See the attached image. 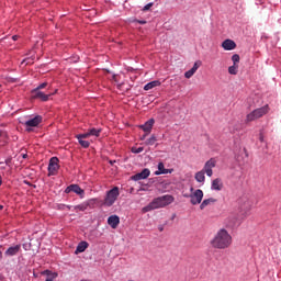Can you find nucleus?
Returning a JSON list of instances; mask_svg holds the SVG:
<instances>
[{
  "mask_svg": "<svg viewBox=\"0 0 281 281\" xmlns=\"http://www.w3.org/2000/svg\"><path fill=\"white\" fill-rule=\"evenodd\" d=\"M88 137H91V134H89V132L76 136L77 139H88Z\"/></svg>",
  "mask_w": 281,
  "mask_h": 281,
  "instance_id": "obj_29",
  "label": "nucleus"
},
{
  "mask_svg": "<svg viewBox=\"0 0 281 281\" xmlns=\"http://www.w3.org/2000/svg\"><path fill=\"white\" fill-rule=\"evenodd\" d=\"M58 157H52L48 164V172L49 175H54L55 172H58V168H60V166H58Z\"/></svg>",
  "mask_w": 281,
  "mask_h": 281,
  "instance_id": "obj_10",
  "label": "nucleus"
},
{
  "mask_svg": "<svg viewBox=\"0 0 281 281\" xmlns=\"http://www.w3.org/2000/svg\"><path fill=\"white\" fill-rule=\"evenodd\" d=\"M45 87H47V82H43L42 85H40L37 88V91H41V89H45Z\"/></svg>",
  "mask_w": 281,
  "mask_h": 281,
  "instance_id": "obj_35",
  "label": "nucleus"
},
{
  "mask_svg": "<svg viewBox=\"0 0 281 281\" xmlns=\"http://www.w3.org/2000/svg\"><path fill=\"white\" fill-rule=\"evenodd\" d=\"M157 142V136L151 135L147 140H145V146H155Z\"/></svg>",
  "mask_w": 281,
  "mask_h": 281,
  "instance_id": "obj_25",
  "label": "nucleus"
},
{
  "mask_svg": "<svg viewBox=\"0 0 281 281\" xmlns=\"http://www.w3.org/2000/svg\"><path fill=\"white\" fill-rule=\"evenodd\" d=\"M88 133L90 134V137H100V134L102 133V128L92 127L88 130Z\"/></svg>",
  "mask_w": 281,
  "mask_h": 281,
  "instance_id": "obj_24",
  "label": "nucleus"
},
{
  "mask_svg": "<svg viewBox=\"0 0 281 281\" xmlns=\"http://www.w3.org/2000/svg\"><path fill=\"white\" fill-rule=\"evenodd\" d=\"M0 164H3L2 161H0Z\"/></svg>",
  "mask_w": 281,
  "mask_h": 281,
  "instance_id": "obj_51",
  "label": "nucleus"
},
{
  "mask_svg": "<svg viewBox=\"0 0 281 281\" xmlns=\"http://www.w3.org/2000/svg\"><path fill=\"white\" fill-rule=\"evenodd\" d=\"M172 172V170L170 169H166V167L164 166V162H159L158 164V171L155 172V175L159 176V175H168Z\"/></svg>",
  "mask_w": 281,
  "mask_h": 281,
  "instance_id": "obj_19",
  "label": "nucleus"
},
{
  "mask_svg": "<svg viewBox=\"0 0 281 281\" xmlns=\"http://www.w3.org/2000/svg\"><path fill=\"white\" fill-rule=\"evenodd\" d=\"M260 142H262V137H260Z\"/></svg>",
  "mask_w": 281,
  "mask_h": 281,
  "instance_id": "obj_48",
  "label": "nucleus"
},
{
  "mask_svg": "<svg viewBox=\"0 0 281 281\" xmlns=\"http://www.w3.org/2000/svg\"><path fill=\"white\" fill-rule=\"evenodd\" d=\"M41 122H43V116L41 115H36L33 119L25 121L24 126H26L27 133H31L32 128L38 126Z\"/></svg>",
  "mask_w": 281,
  "mask_h": 281,
  "instance_id": "obj_5",
  "label": "nucleus"
},
{
  "mask_svg": "<svg viewBox=\"0 0 281 281\" xmlns=\"http://www.w3.org/2000/svg\"><path fill=\"white\" fill-rule=\"evenodd\" d=\"M1 256H2V252H0V258H1Z\"/></svg>",
  "mask_w": 281,
  "mask_h": 281,
  "instance_id": "obj_50",
  "label": "nucleus"
},
{
  "mask_svg": "<svg viewBox=\"0 0 281 281\" xmlns=\"http://www.w3.org/2000/svg\"><path fill=\"white\" fill-rule=\"evenodd\" d=\"M151 210H156L154 206H153V202L149 203L147 206H145L143 209L144 212H150Z\"/></svg>",
  "mask_w": 281,
  "mask_h": 281,
  "instance_id": "obj_32",
  "label": "nucleus"
},
{
  "mask_svg": "<svg viewBox=\"0 0 281 281\" xmlns=\"http://www.w3.org/2000/svg\"><path fill=\"white\" fill-rule=\"evenodd\" d=\"M222 47L226 52H232V49H236V42H234L233 40H225L222 43Z\"/></svg>",
  "mask_w": 281,
  "mask_h": 281,
  "instance_id": "obj_15",
  "label": "nucleus"
},
{
  "mask_svg": "<svg viewBox=\"0 0 281 281\" xmlns=\"http://www.w3.org/2000/svg\"><path fill=\"white\" fill-rule=\"evenodd\" d=\"M89 247V243L80 241L75 250V254H82Z\"/></svg>",
  "mask_w": 281,
  "mask_h": 281,
  "instance_id": "obj_20",
  "label": "nucleus"
},
{
  "mask_svg": "<svg viewBox=\"0 0 281 281\" xmlns=\"http://www.w3.org/2000/svg\"><path fill=\"white\" fill-rule=\"evenodd\" d=\"M2 170H5V167H1Z\"/></svg>",
  "mask_w": 281,
  "mask_h": 281,
  "instance_id": "obj_46",
  "label": "nucleus"
},
{
  "mask_svg": "<svg viewBox=\"0 0 281 281\" xmlns=\"http://www.w3.org/2000/svg\"><path fill=\"white\" fill-rule=\"evenodd\" d=\"M161 85V81L154 80L145 85L144 90L150 91V89H155V87H159Z\"/></svg>",
  "mask_w": 281,
  "mask_h": 281,
  "instance_id": "obj_21",
  "label": "nucleus"
},
{
  "mask_svg": "<svg viewBox=\"0 0 281 281\" xmlns=\"http://www.w3.org/2000/svg\"><path fill=\"white\" fill-rule=\"evenodd\" d=\"M77 139L82 148H89V146H91V143H89V140H85L83 138H77Z\"/></svg>",
  "mask_w": 281,
  "mask_h": 281,
  "instance_id": "obj_27",
  "label": "nucleus"
},
{
  "mask_svg": "<svg viewBox=\"0 0 281 281\" xmlns=\"http://www.w3.org/2000/svg\"><path fill=\"white\" fill-rule=\"evenodd\" d=\"M232 60H233L234 65H236V63H240V55L234 54L232 56Z\"/></svg>",
  "mask_w": 281,
  "mask_h": 281,
  "instance_id": "obj_31",
  "label": "nucleus"
},
{
  "mask_svg": "<svg viewBox=\"0 0 281 281\" xmlns=\"http://www.w3.org/2000/svg\"><path fill=\"white\" fill-rule=\"evenodd\" d=\"M111 165H113V161H110Z\"/></svg>",
  "mask_w": 281,
  "mask_h": 281,
  "instance_id": "obj_49",
  "label": "nucleus"
},
{
  "mask_svg": "<svg viewBox=\"0 0 281 281\" xmlns=\"http://www.w3.org/2000/svg\"><path fill=\"white\" fill-rule=\"evenodd\" d=\"M24 183H26V186H32V183H30L29 181H24Z\"/></svg>",
  "mask_w": 281,
  "mask_h": 281,
  "instance_id": "obj_43",
  "label": "nucleus"
},
{
  "mask_svg": "<svg viewBox=\"0 0 281 281\" xmlns=\"http://www.w3.org/2000/svg\"><path fill=\"white\" fill-rule=\"evenodd\" d=\"M147 136L148 134L145 132V134L140 137V140L144 142V139H146Z\"/></svg>",
  "mask_w": 281,
  "mask_h": 281,
  "instance_id": "obj_37",
  "label": "nucleus"
},
{
  "mask_svg": "<svg viewBox=\"0 0 281 281\" xmlns=\"http://www.w3.org/2000/svg\"><path fill=\"white\" fill-rule=\"evenodd\" d=\"M194 191V188H191V192Z\"/></svg>",
  "mask_w": 281,
  "mask_h": 281,
  "instance_id": "obj_47",
  "label": "nucleus"
},
{
  "mask_svg": "<svg viewBox=\"0 0 281 281\" xmlns=\"http://www.w3.org/2000/svg\"><path fill=\"white\" fill-rule=\"evenodd\" d=\"M211 246L213 249H229L232 247V235L225 228L220 229L211 240Z\"/></svg>",
  "mask_w": 281,
  "mask_h": 281,
  "instance_id": "obj_1",
  "label": "nucleus"
},
{
  "mask_svg": "<svg viewBox=\"0 0 281 281\" xmlns=\"http://www.w3.org/2000/svg\"><path fill=\"white\" fill-rule=\"evenodd\" d=\"M150 177V169H143L142 172H138L132 176L133 181H142L143 179H148Z\"/></svg>",
  "mask_w": 281,
  "mask_h": 281,
  "instance_id": "obj_11",
  "label": "nucleus"
},
{
  "mask_svg": "<svg viewBox=\"0 0 281 281\" xmlns=\"http://www.w3.org/2000/svg\"><path fill=\"white\" fill-rule=\"evenodd\" d=\"M190 202L191 205H199L201 203V201H203V190L201 189H196L193 193H191L190 195Z\"/></svg>",
  "mask_w": 281,
  "mask_h": 281,
  "instance_id": "obj_7",
  "label": "nucleus"
},
{
  "mask_svg": "<svg viewBox=\"0 0 281 281\" xmlns=\"http://www.w3.org/2000/svg\"><path fill=\"white\" fill-rule=\"evenodd\" d=\"M195 181H198V183H205V173L203 170L198 171L194 176Z\"/></svg>",
  "mask_w": 281,
  "mask_h": 281,
  "instance_id": "obj_22",
  "label": "nucleus"
},
{
  "mask_svg": "<svg viewBox=\"0 0 281 281\" xmlns=\"http://www.w3.org/2000/svg\"><path fill=\"white\" fill-rule=\"evenodd\" d=\"M12 41H19V35H13Z\"/></svg>",
  "mask_w": 281,
  "mask_h": 281,
  "instance_id": "obj_38",
  "label": "nucleus"
},
{
  "mask_svg": "<svg viewBox=\"0 0 281 281\" xmlns=\"http://www.w3.org/2000/svg\"><path fill=\"white\" fill-rule=\"evenodd\" d=\"M228 74H231V76H236V74H238V65H233L228 67Z\"/></svg>",
  "mask_w": 281,
  "mask_h": 281,
  "instance_id": "obj_26",
  "label": "nucleus"
},
{
  "mask_svg": "<svg viewBox=\"0 0 281 281\" xmlns=\"http://www.w3.org/2000/svg\"><path fill=\"white\" fill-rule=\"evenodd\" d=\"M153 126H155V119H149L143 125H139V128H142V131H144V133H146L147 135H150Z\"/></svg>",
  "mask_w": 281,
  "mask_h": 281,
  "instance_id": "obj_12",
  "label": "nucleus"
},
{
  "mask_svg": "<svg viewBox=\"0 0 281 281\" xmlns=\"http://www.w3.org/2000/svg\"><path fill=\"white\" fill-rule=\"evenodd\" d=\"M4 164H5L7 166H10V164H12V158L5 159Z\"/></svg>",
  "mask_w": 281,
  "mask_h": 281,
  "instance_id": "obj_36",
  "label": "nucleus"
},
{
  "mask_svg": "<svg viewBox=\"0 0 281 281\" xmlns=\"http://www.w3.org/2000/svg\"><path fill=\"white\" fill-rule=\"evenodd\" d=\"M213 168H216V160L214 158H211L207 160L202 169V172L206 175V177H212L214 175Z\"/></svg>",
  "mask_w": 281,
  "mask_h": 281,
  "instance_id": "obj_6",
  "label": "nucleus"
},
{
  "mask_svg": "<svg viewBox=\"0 0 281 281\" xmlns=\"http://www.w3.org/2000/svg\"><path fill=\"white\" fill-rule=\"evenodd\" d=\"M41 276H45V281H55L58 278V272H52L50 270H44L41 272Z\"/></svg>",
  "mask_w": 281,
  "mask_h": 281,
  "instance_id": "obj_17",
  "label": "nucleus"
},
{
  "mask_svg": "<svg viewBox=\"0 0 281 281\" xmlns=\"http://www.w3.org/2000/svg\"><path fill=\"white\" fill-rule=\"evenodd\" d=\"M87 207H89V203H82V204L75 206V210H79V212H85V210H87Z\"/></svg>",
  "mask_w": 281,
  "mask_h": 281,
  "instance_id": "obj_28",
  "label": "nucleus"
},
{
  "mask_svg": "<svg viewBox=\"0 0 281 281\" xmlns=\"http://www.w3.org/2000/svg\"><path fill=\"white\" fill-rule=\"evenodd\" d=\"M215 202H216V199H214V198H210V199L203 200V202L200 205V210H205V207H207V205H212Z\"/></svg>",
  "mask_w": 281,
  "mask_h": 281,
  "instance_id": "obj_23",
  "label": "nucleus"
},
{
  "mask_svg": "<svg viewBox=\"0 0 281 281\" xmlns=\"http://www.w3.org/2000/svg\"><path fill=\"white\" fill-rule=\"evenodd\" d=\"M120 196V188L114 187L110 191H108L106 196L104 199V205H108V207H111L115 201H117V198Z\"/></svg>",
  "mask_w": 281,
  "mask_h": 281,
  "instance_id": "obj_4",
  "label": "nucleus"
},
{
  "mask_svg": "<svg viewBox=\"0 0 281 281\" xmlns=\"http://www.w3.org/2000/svg\"><path fill=\"white\" fill-rule=\"evenodd\" d=\"M159 232H164V226H159Z\"/></svg>",
  "mask_w": 281,
  "mask_h": 281,
  "instance_id": "obj_41",
  "label": "nucleus"
},
{
  "mask_svg": "<svg viewBox=\"0 0 281 281\" xmlns=\"http://www.w3.org/2000/svg\"><path fill=\"white\" fill-rule=\"evenodd\" d=\"M211 189L216 190V192H221V190H223V180L221 178L214 179L212 181Z\"/></svg>",
  "mask_w": 281,
  "mask_h": 281,
  "instance_id": "obj_18",
  "label": "nucleus"
},
{
  "mask_svg": "<svg viewBox=\"0 0 281 281\" xmlns=\"http://www.w3.org/2000/svg\"><path fill=\"white\" fill-rule=\"evenodd\" d=\"M2 136H3V131L0 130V137H2Z\"/></svg>",
  "mask_w": 281,
  "mask_h": 281,
  "instance_id": "obj_44",
  "label": "nucleus"
},
{
  "mask_svg": "<svg viewBox=\"0 0 281 281\" xmlns=\"http://www.w3.org/2000/svg\"><path fill=\"white\" fill-rule=\"evenodd\" d=\"M22 157L23 159H27V154H24Z\"/></svg>",
  "mask_w": 281,
  "mask_h": 281,
  "instance_id": "obj_42",
  "label": "nucleus"
},
{
  "mask_svg": "<svg viewBox=\"0 0 281 281\" xmlns=\"http://www.w3.org/2000/svg\"><path fill=\"white\" fill-rule=\"evenodd\" d=\"M22 63H26V65H32V63H34V58H26Z\"/></svg>",
  "mask_w": 281,
  "mask_h": 281,
  "instance_id": "obj_33",
  "label": "nucleus"
},
{
  "mask_svg": "<svg viewBox=\"0 0 281 281\" xmlns=\"http://www.w3.org/2000/svg\"><path fill=\"white\" fill-rule=\"evenodd\" d=\"M150 8H153V2H149L148 4H146L143 10H144V12H146V11H148Z\"/></svg>",
  "mask_w": 281,
  "mask_h": 281,
  "instance_id": "obj_34",
  "label": "nucleus"
},
{
  "mask_svg": "<svg viewBox=\"0 0 281 281\" xmlns=\"http://www.w3.org/2000/svg\"><path fill=\"white\" fill-rule=\"evenodd\" d=\"M108 225H110V227H112V229H117V225H120V216L111 215L108 218Z\"/></svg>",
  "mask_w": 281,
  "mask_h": 281,
  "instance_id": "obj_16",
  "label": "nucleus"
},
{
  "mask_svg": "<svg viewBox=\"0 0 281 281\" xmlns=\"http://www.w3.org/2000/svg\"><path fill=\"white\" fill-rule=\"evenodd\" d=\"M113 80H114L115 82H117V75H114V76H113Z\"/></svg>",
  "mask_w": 281,
  "mask_h": 281,
  "instance_id": "obj_39",
  "label": "nucleus"
},
{
  "mask_svg": "<svg viewBox=\"0 0 281 281\" xmlns=\"http://www.w3.org/2000/svg\"><path fill=\"white\" fill-rule=\"evenodd\" d=\"M245 204L249 205V200L245 199Z\"/></svg>",
  "mask_w": 281,
  "mask_h": 281,
  "instance_id": "obj_40",
  "label": "nucleus"
},
{
  "mask_svg": "<svg viewBox=\"0 0 281 281\" xmlns=\"http://www.w3.org/2000/svg\"><path fill=\"white\" fill-rule=\"evenodd\" d=\"M201 65H202L201 60L195 61L193 67L184 74V77L188 79L192 78V76H194V74H196V71L199 70V67H201Z\"/></svg>",
  "mask_w": 281,
  "mask_h": 281,
  "instance_id": "obj_14",
  "label": "nucleus"
},
{
  "mask_svg": "<svg viewBox=\"0 0 281 281\" xmlns=\"http://www.w3.org/2000/svg\"><path fill=\"white\" fill-rule=\"evenodd\" d=\"M69 192H75V194H79V196H85V190H82V188H80V186L78 184H70L69 187L66 188V193Z\"/></svg>",
  "mask_w": 281,
  "mask_h": 281,
  "instance_id": "obj_13",
  "label": "nucleus"
},
{
  "mask_svg": "<svg viewBox=\"0 0 281 281\" xmlns=\"http://www.w3.org/2000/svg\"><path fill=\"white\" fill-rule=\"evenodd\" d=\"M19 254H21V244H18L15 246H11L9 247L5 252L4 256L7 258H12V256H19Z\"/></svg>",
  "mask_w": 281,
  "mask_h": 281,
  "instance_id": "obj_8",
  "label": "nucleus"
},
{
  "mask_svg": "<svg viewBox=\"0 0 281 281\" xmlns=\"http://www.w3.org/2000/svg\"><path fill=\"white\" fill-rule=\"evenodd\" d=\"M132 153H134V155H139V153H144V147H132Z\"/></svg>",
  "mask_w": 281,
  "mask_h": 281,
  "instance_id": "obj_30",
  "label": "nucleus"
},
{
  "mask_svg": "<svg viewBox=\"0 0 281 281\" xmlns=\"http://www.w3.org/2000/svg\"><path fill=\"white\" fill-rule=\"evenodd\" d=\"M269 112V108L262 106L259 109L254 110L246 116V122H255V120H260L263 115H267Z\"/></svg>",
  "mask_w": 281,
  "mask_h": 281,
  "instance_id": "obj_3",
  "label": "nucleus"
},
{
  "mask_svg": "<svg viewBox=\"0 0 281 281\" xmlns=\"http://www.w3.org/2000/svg\"><path fill=\"white\" fill-rule=\"evenodd\" d=\"M32 95L35 100H41L42 102H47V100H49V97L53 94H45L43 91H41L38 89H34L32 91Z\"/></svg>",
  "mask_w": 281,
  "mask_h": 281,
  "instance_id": "obj_9",
  "label": "nucleus"
},
{
  "mask_svg": "<svg viewBox=\"0 0 281 281\" xmlns=\"http://www.w3.org/2000/svg\"><path fill=\"white\" fill-rule=\"evenodd\" d=\"M0 210H3V205H0Z\"/></svg>",
  "mask_w": 281,
  "mask_h": 281,
  "instance_id": "obj_45",
  "label": "nucleus"
},
{
  "mask_svg": "<svg viewBox=\"0 0 281 281\" xmlns=\"http://www.w3.org/2000/svg\"><path fill=\"white\" fill-rule=\"evenodd\" d=\"M175 202V196L167 194L159 198H156L151 202V206H154L156 210H159V207H166Z\"/></svg>",
  "mask_w": 281,
  "mask_h": 281,
  "instance_id": "obj_2",
  "label": "nucleus"
}]
</instances>
